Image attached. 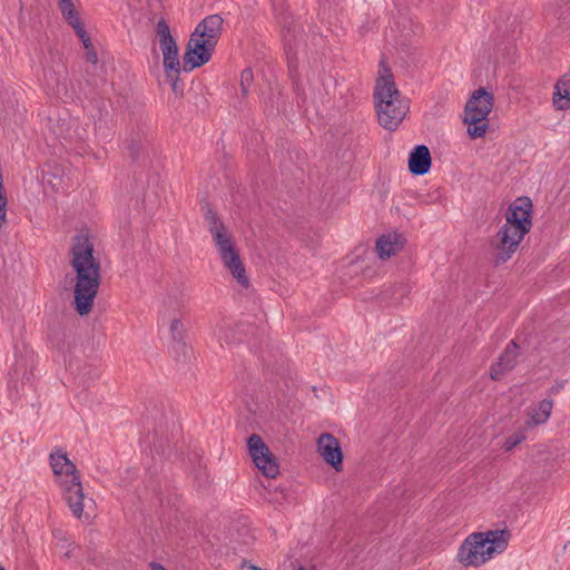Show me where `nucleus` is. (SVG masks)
<instances>
[{
	"instance_id": "9d476101",
	"label": "nucleus",
	"mask_w": 570,
	"mask_h": 570,
	"mask_svg": "<svg viewBox=\"0 0 570 570\" xmlns=\"http://www.w3.org/2000/svg\"><path fill=\"white\" fill-rule=\"evenodd\" d=\"M316 450L324 462L336 472L343 469V451L338 439L331 433H322L316 440Z\"/></svg>"
},
{
	"instance_id": "412c9836",
	"label": "nucleus",
	"mask_w": 570,
	"mask_h": 570,
	"mask_svg": "<svg viewBox=\"0 0 570 570\" xmlns=\"http://www.w3.org/2000/svg\"><path fill=\"white\" fill-rule=\"evenodd\" d=\"M7 207H8V198L6 194H0V229L7 223Z\"/></svg>"
},
{
	"instance_id": "b1692460",
	"label": "nucleus",
	"mask_w": 570,
	"mask_h": 570,
	"mask_svg": "<svg viewBox=\"0 0 570 570\" xmlns=\"http://www.w3.org/2000/svg\"><path fill=\"white\" fill-rule=\"evenodd\" d=\"M171 87H173V90H174L176 94H181V92H183V89L179 87V85H178V80H177V79H173Z\"/></svg>"
},
{
	"instance_id": "20e7f679",
	"label": "nucleus",
	"mask_w": 570,
	"mask_h": 570,
	"mask_svg": "<svg viewBox=\"0 0 570 570\" xmlns=\"http://www.w3.org/2000/svg\"><path fill=\"white\" fill-rule=\"evenodd\" d=\"M532 203L528 197L517 198L508 208L505 223L498 232L493 246L499 262L508 261L518 249L522 238L529 233Z\"/></svg>"
},
{
	"instance_id": "7ed1b4c3",
	"label": "nucleus",
	"mask_w": 570,
	"mask_h": 570,
	"mask_svg": "<svg viewBox=\"0 0 570 570\" xmlns=\"http://www.w3.org/2000/svg\"><path fill=\"white\" fill-rule=\"evenodd\" d=\"M379 122L387 130H395L410 109V101L396 88L390 68L381 61L374 91Z\"/></svg>"
},
{
	"instance_id": "2eb2a0df",
	"label": "nucleus",
	"mask_w": 570,
	"mask_h": 570,
	"mask_svg": "<svg viewBox=\"0 0 570 570\" xmlns=\"http://www.w3.org/2000/svg\"><path fill=\"white\" fill-rule=\"evenodd\" d=\"M552 403L548 400L541 401L538 405L527 411V419L523 426L530 431L531 429L547 422L551 414Z\"/></svg>"
},
{
	"instance_id": "f3484780",
	"label": "nucleus",
	"mask_w": 570,
	"mask_h": 570,
	"mask_svg": "<svg viewBox=\"0 0 570 570\" xmlns=\"http://www.w3.org/2000/svg\"><path fill=\"white\" fill-rule=\"evenodd\" d=\"M552 105L557 110L570 108V79L567 75L562 76L554 86Z\"/></svg>"
},
{
	"instance_id": "bb28decb",
	"label": "nucleus",
	"mask_w": 570,
	"mask_h": 570,
	"mask_svg": "<svg viewBox=\"0 0 570 570\" xmlns=\"http://www.w3.org/2000/svg\"><path fill=\"white\" fill-rule=\"evenodd\" d=\"M60 543H61V551H62L65 549V543H67V541L66 540H61Z\"/></svg>"
},
{
	"instance_id": "ddd939ff",
	"label": "nucleus",
	"mask_w": 570,
	"mask_h": 570,
	"mask_svg": "<svg viewBox=\"0 0 570 570\" xmlns=\"http://www.w3.org/2000/svg\"><path fill=\"white\" fill-rule=\"evenodd\" d=\"M404 245L402 235L397 233H389L380 236L376 240L375 248L381 259H387L397 254Z\"/></svg>"
},
{
	"instance_id": "a211bd4d",
	"label": "nucleus",
	"mask_w": 570,
	"mask_h": 570,
	"mask_svg": "<svg viewBox=\"0 0 570 570\" xmlns=\"http://www.w3.org/2000/svg\"><path fill=\"white\" fill-rule=\"evenodd\" d=\"M72 28L75 29L77 36L79 37V39L81 40V42L83 45V48L86 50L87 60L89 62H91L92 65H96L98 62V56L92 47V43L90 42V38H89L88 33L86 32L82 23H80L76 27H72Z\"/></svg>"
},
{
	"instance_id": "cd10ccee",
	"label": "nucleus",
	"mask_w": 570,
	"mask_h": 570,
	"mask_svg": "<svg viewBox=\"0 0 570 570\" xmlns=\"http://www.w3.org/2000/svg\"><path fill=\"white\" fill-rule=\"evenodd\" d=\"M63 554H65L66 557H70V550H69V549H67L66 551H63Z\"/></svg>"
},
{
	"instance_id": "423d86ee",
	"label": "nucleus",
	"mask_w": 570,
	"mask_h": 570,
	"mask_svg": "<svg viewBox=\"0 0 570 570\" xmlns=\"http://www.w3.org/2000/svg\"><path fill=\"white\" fill-rule=\"evenodd\" d=\"M223 22L219 14H210L196 26L183 58L185 71H193L210 60L222 36Z\"/></svg>"
},
{
	"instance_id": "f8f14e48",
	"label": "nucleus",
	"mask_w": 570,
	"mask_h": 570,
	"mask_svg": "<svg viewBox=\"0 0 570 570\" xmlns=\"http://www.w3.org/2000/svg\"><path fill=\"white\" fill-rule=\"evenodd\" d=\"M518 345L514 341L510 342L502 355L499 357L498 362L491 367V377L493 380H500L507 372L512 370L515 365V360L518 357Z\"/></svg>"
},
{
	"instance_id": "f03ea898",
	"label": "nucleus",
	"mask_w": 570,
	"mask_h": 570,
	"mask_svg": "<svg viewBox=\"0 0 570 570\" xmlns=\"http://www.w3.org/2000/svg\"><path fill=\"white\" fill-rule=\"evenodd\" d=\"M49 459L56 481L62 490L72 514L78 519L83 515L89 518L95 511L96 502L83 493L76 465L61 449L52 450Z\"/></svg>"
},
{
	"instance_id": "6ab92c4d",
	"label": "nucleus",
	"mask_w": 570,
	"mask_h": 570,
	"mask_svg": "<svg viewBox=\"0 0 570 570\" xmlns=\"http://www.w3.org/2000/svg\"><path fill=\"white\" fill-rule=\"evenodd\" d=\"M528 430L522 425L518 430H515L512 434L508 435L503 443L502 449L507 452L512 451L517 445H519L527 438Z\"/></svg>"
},
{
	"instance_id": "0eeeda50",
	"label": "nucleus",
	"mask_w": 570,
	"mask_h": 570,
	"mask_svg": "<svg viewBox=\"0 0 570 570\" xmlns=\"http://www.w3.org/2000/svg\"><path fill=\"white\" fill-rule=\"evenodd\" d=\"M206 220L215 248L217 249L224 267L242 287L247 288L249 286V279L232 232L225 223L212 212L207 213Z\"/></svg>"
},
{
	"instance_id": "39448f33",
	"label": "nucleus",
	"mask_w": 570,
	"mask_h": 570,
	"mask_svg": "<svg viewBox=\"0 0 570 570\" xmlns=\"http://www.w3.org/2000/svg\"><path fill=\"white\" fill-rule=\"evenodd\" d=\"M510 538L507 529L472 532L460 544L456 560L464 567H482L507 550Z\"/></svg>"
},
{
	"instance_id": "393cba45",
	"label": "nucleus",
	"mask_w": 570,
	"mask_h": 570,
	"mask_svg": "<svg viewBox=\"0 0 570 570\" xmlns=\"http://www.w3.org/2000/svg\"><path fill=\"white\" fill-rule=\"evenodd\" d=\"M150 570H167L165 567H163L160 563L151 562L149 564Z\"/></svg>"
},
{
	"instance_id": "4be33fe9",
	"label": "nucleus",
	"mask_w": 570,
	"mask_h": 570,
	"mask_svg": "<svg viewBox=\"0 0 570 570\" xmlns=\"http://www.w3.org/2000/svg\"><path fill=\"white\" fill-rule=\"evenodd\" d=\"M253 79V73L249 69H246L240 75V85L243 87V91L247 92V87L250 85Z\"/></svg>"
},
{
	"instance_id": "5701e85b",
	"label": "nucleus",
	"mask_w": 570,
	"mask_h": 570,
	"mask_svg": "<svg viewBox=\"0 0 570 570\" xmlns=\"http://www.w3.org/2000/svg\"><path fill=\"white\" fill-rule=\"evenodd\" d=\"M216 335H217V337H218V340H219V342H220V343H223V342H224V343H226V344H229V343H232V342H233V340H232V338H229V336H228V334L226 333V331H225V328H224V327H222V328L219 330V332H218V333H216Z\"/></svg>"
},
{
	"instance_id": "9b49d317",
	"label": "nucleus",
	"mask_w": 570,
	"mask_h": 570,
	"mask_svg": "<svg viewBox=\"0 0 570 570\" xmlns=\"http://www.w3.org/2000/svg\"><path fill=\"white\" fill-rule=\"evenodd\" d=\"M157 37L163 52L165 69L178 73L180 65L178 60V48L171 37L168 24L164 20L157 23Z\"/></svg>"
},
{
	"instance_id": "4468645a",
	"label": "nucleus",
	"mask_w": 570,
	"mask_h": 570,
	"mask_svg": "<svg viewBox=\"0 0 570 570\" xmlns=\"http://www.w3.org/2000/svg\"><path fill=\"white\" fill-rule=\"evenodd\" d=\"M431 168V155L426 146L420 145L414 148L409 157V169L414 175H424Z\"/></svg>"
},
{
	"instance_id": "a878e982",
	"label": "nucleus",
	"mask_w": 570,
	"mask_h": 570,
	"mask_svg": "<svg viewBox=\"0 0 570 570\" xmlns=\"http://www.w3.org/2000/svg\"><path fill=\"white\" fill-rule=\"evenodd\" d=\"M298 570H313V569H312V568H306V567L299 566V567H298Z\"/></svg>"
},
{
	"instance_id": "f257e3e1",
	"label": "nucleus",
	"mask_w": 570,
	"mask_h": 570,
	"mask_svg": "<svg viewBox=\"0 0 570 570\" xmlns=\"http://www.w3.org/2000/svg\"><path fill=\"white\" fill-rule=\"evenodd\" d=\"M70 264L76 272L75 307L79 315H87L100 285V262L94 255V243L87 230L73 237Z\"/></svg>"
},
{
	"instance_id": "aec40b11",
	"label": "nucleus",
	"mask_w": 570,
	"mask_h": 570,
	"mask_svg": "<svg viewBox=\"0 0 570 570\" xmlns=\"http://www.w3.org/2000/svg\"><path fill=\"white\" fill-rule=\"evenodd\" d=\"M59 7L71 27H76L81 23L71 0H59Z\"/></svg>"
},
{
	"instance_id": "1a4fd4ad",
	"label": "nucleus",
	"mask_w": 570,
	"mask_h": 570,
	"mask_svg": "<svg viewBox=\"0 0 570 570\" xmlns=\"http://www.w3.org/2000/svg\"><path fill=\"white\" fill-rule=\"evenodd\" d=\"M248 453L255 466L269 479L279 474V466L275 455L257 434H252L247 440Z\"/></svg>"
},
{
	"instance_id": "dca6fc26",
	"label": "nucleus",
	"mask_w": 570,
	"mask_h": 570,
	"mask_svg": "<svg viewBox=\"0 0 570 570\" xmlns=\"http://www.w3.org/2000/svg\"><path fill=\"white\" fill-rule=\"evenodd\" d=\"M159 325L168 328L174 341L180 342L183 340L185 328L178 313L164 311L159 318Z\"/></svg>"
},
{
	"instance_id": "6e6552de",
	"label": "nucleus",
	"mask_w": 570,
	"mask_h": 570,
	"mask_svg": "<svg viewBox=\"0 0 570 570\" xmlns=\"http://www.w3.org/2000/svg\"><path fill=\"white\" fill-rule=\"evenodd\" d=\"M494 97L484 88L475 90L465 105L463 122L472 139L483 137L489 128L488 116L493 108Z\"/></svg>"
},
{
	"instance_id": "c85d7f7f",
	"label": "nucleus",
	"mask_w": 570,
	"mask_h": 570,
	"mask_svg": "<svg viewBox=\"0 0 570 570\" xmlns=\"http://www.w3.org/2000/svg\"><path fill=\"white\" fill-rule=\"evenodd\" d=\"M0 570H4V568L0 566Z\"/></svg>"
}]
</instances>
